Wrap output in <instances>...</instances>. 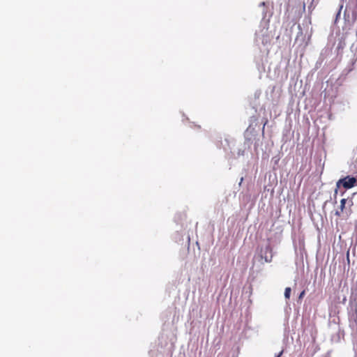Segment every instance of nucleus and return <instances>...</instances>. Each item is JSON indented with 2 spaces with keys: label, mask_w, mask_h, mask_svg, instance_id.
Listing matches in <instances>:
<instances>
[{
  "label": "nucleus",
  "mask_w": 357,
  "mask_h": 357,
  "mask_svg": "<svg viewBox=\"0 0 357 357\" xmlns=\"http://www.w3.org/2000/svg\"><path fill=\"white\" fill-rule=\"evenodd\" d=\"M353 205L352 200L342 199L339 208L335 211V215L347 219L351 213V206Z\"/></svg>",
  "instance_id": "f257e3e1"
},
{
  "label": "nucleus",
  "mask_w": 357,
  "mask_h": 357,
  "mask_svg": "<svg viewBox=\"0 0 357 357\" xmlns=\"http://www.w3.org/2000/svg\"><path fill=\"white\" fill-rule=\"evenodd\" d=\"M282 353H283V351H280V353L276 356V357H280V356H282Z\"/></svg>",
  "instance_id": "0eeeda50"
},
{
  "label": "nucleus",
  "mask_w": 357,
  "mask_h": 357,
  "mask_svg": "<svg viewBox=\"0 0 357 357\" xmlns=\"http://www.w3.org/2000/svg\"><path fill=\"white\" fill-rule=\"evenodd\" d=\"M304 294H305V291H303L301 293V294H300V296H299V298H302V297L303 296V295H304Z\"/></svg>",
  "instance_id": "423d86ee"
},
{
  "label": "nucleus",
  "mask_w": 357,
  "mask_h": 357,
  "mask_svg": "<svg viewBox=\"0 0 357 357\" xmlns=\"http://www.w3.org/2000/svg\"><path fill=\"white\" fill-rule=\"evenodd\" d=\"M340 297L337 296L333 301H332L329 305L330 314L333 315L338 314L340 312V304L342 303L344 304L347 301V297L344 296L342 301L340 302Z\"/></svg>",
  "instance_id": "f03ea898"
},
{
  "label": "nucleus",
  "mask_w": 357,
  "mask_h": 357,
  "mask_svg": "<svg viewBox=\"0 0 357 357\" xmlns=\"http://www.w3.org/2000/svg\"><path fill=\"white\" fill-rule=\"evenodd\" d=\"M349 252H347V259H348V260H349Z\"/></svg>",
  "instance_id": "1a4fd4ad"
},
{
  "label": "nucleus",
  "mask_w": 357,
  "mask_h": 357,
  "mask_svg": "<svg viewBox=\"0 0 357 357\" xmlns=\"http://www.w3.org/2000/svg\"><path fill=\"white\" fill-rule=\"evenodd\" d=\"M355 312H357V303H355Z\"/></svg>",
  "instance_id": "6e6552de"
},
{
  "label": "nucleus",
  "mask_w": 357,
  "mask_h": 357,
  "mask_svg": "<svg viewBox=\"0 0 357 357\" xmlns=\"http://www.w3.org/2000/svg\"><path fill=\"white\" fill-rule=\"evenodd\" d=\"M265 256L264 259L266 262H270L272 260V248L270 245H267L265 248V252H264Z\"/></svg>",
  "instance_id": "20e7f679"
},
{
  "label": "nucleus",
  "mask_w": 357,
  "mask_h": 357,
  "mask_svg": "<svg viewBox=\"0 0 357 357\" xmlns=\"http://www.w3.org/2000/svg\"><path fill=\"white\" fill-rule=\"evenodd\" d=\"M291 289L290 287H286L284 290V297L287 299H289Z\"/></svg>",
  "instance_id": "39448f33"
},
{
  "label": "nucleus",
  "mask_w": 357,
  "mask_h": 357,
  "mask_svg": "<svg viewBox=\"0 0 357 357\" xmlns=\"http://www.w3.org/2000/svg\"><path fill=\"white\" fill-rule=\"evenodd\" d=\"M356 184V178L347 176L343 178L340 179L337 183V187L342 185L345 189H349L355 186Z\"/></svg>",
  "instance_id": "7ed1b4c3"
}]
</instances>
